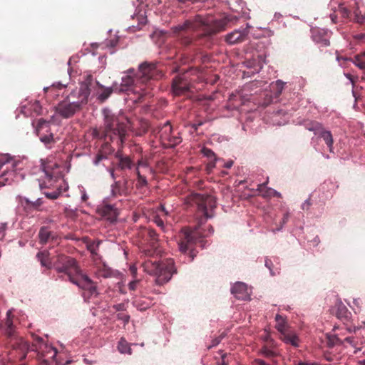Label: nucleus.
I'll list each match as a JSON object with an SVG mask.
<instances>
[{"label":"nucleus","mask_w":365,"mask_h":365,"mask_svg":"<svg viewBox=\"0 0 365 365\" xmlns=\"http://www.w3.org/2000/svg\"><path fill=\"white\" fill-rule=\"evenodd\" d=\"M104 125L99 130H94V135L103 139L106 142L97 154L95 163L98 164L101 160L107 158V155L114 151L109 141H116L118 145H122L127 134L126 125L120 123L118 118L108 109H104Z\"/></svg>","instance_id":"f257e3e1"},{"label":"nucleus","mask_w":365,"mask_h":365,"mask_svg":"<svg viewBox=\"0 0 365 365\" xmlns=\"http://www.w3.org/2000/svg\"><path fill=\"white\" fill-rule=\"evenodd\" d=\"M53 268L58 273L66 275L71 283L84 290L83 296L86 301L98 295L96 282L83 272L74 258L64 255H58Z\"/></svg>","instance_id":"f03ea898"},{"label":"nucleus","mask_w":365,"mask_h":365,"mask_svg":"<svg viewBox=\"0 0 365 365\" xmlns=\"http://www.w3.org/2000/svg\"><path fill=\"white\" fill-rule=\"evenodd\" d=\"M227 21L225 19L210 21L203 19L200 15H196L193 19L186 20L182 24L174 28V32L202 31L204 36H212L225 29Z\"/></svg>","instance_id":"7ed1b4c3"},{"label":"nucleus","mask_w":365,"mask_h":365,"mask_svg":"<svg viewBox=\"0 0 365 365\" xmlns=\"http://www.w3.org/2000/svg\"><path fill=\"white\" fill-rule=\"evenodd\" d=\"M142 266L144 272L155 277V283L158 285L167 283L176 272L174 261L172 259H167L162 262L148 259L143 263Z\"/></svg>","instance_id":"20e7f679"},{"label":"nucleus","mask_w":365,"mask_h":365,"mask_svg":"<svg viewBox=\"0 0 365 365\" xmlns=\"http://www.w3.org/2000/svg\"><path fill=\"white\" fill-rule=\"evenodd\" d=\"M163 76L161 65L157 62H143L139 66V70L136 75V86L143 85L147 91L150 92L148 97L153 96L152 90L153 81L161 78Z\"/></svg>","instance_id":"39448f33"},{"label":"nucleus","mask_w":365,"mask_h":365,"mask_svg":"<svg viewBox=\"0 0 365 365\" xmlns=\"http://www.w3.org/2000/svg\"><path fill=\"white\" fill-rule=\"evenodd\" d=\"M20 163L8 154L0 155V187L10 185L18 178L16 170Z\"/></svg>","instance_id":"423d86ee"},{"label":"nucleus","mask_w":365,"mask_h":365,"mask_svg":"<svg viewBox=\"0 0 365 365\" xmlns=\"http://www.w3.org/2000/svg\"><path fill=\"white\" fill-rule=\"evenodd\" d=\"M185 203L191 206L195 205L206 219L212 217V211L216 207L214 197L207 194L192 193L185 198Z\"/></svg>","instance_id":"0eeeda50"},{"label":"nucleus","mask_w":365,"mask_h":365,"mask_svg":"<svg viewBox=\"0 0 365 365\" xmlns=\"http://www.w3.org/2000/svg\"><path fill=\"white\" fill-rule=\"evenodd\" d=\"M135 84L136 76L133 77L130 75H127L122 78V82L119 88L115 87V90H118L119 92L132 91L133 93L138 94L137 98L133 100L134 102H143L148 97V95H150V92L147 91V88H144L143 84H140V86L139 84L136 86Z\"/></svg>","instance_id":"6e6552de"},{"label":"nucleus","mask_w":365,"mask_h":365,"mask_svg":"<svg viewBox=\"0 0 365 365\" xmlns=\"http://www.w3.org/2000/svg\"><path fill=\"white\" fill-rule=\"evenodd\" d=\"M200 237L198 232H184L178 242L179 250L182 254L188 255L190 262L197 255L195 246Z\"/></svg>","instance_id":"1a4fd4ad"},{"label":"nucleus","mask_w":365,"mask_h":365,"mask_svg":"<svg viewBox=\"0 0 365 365\" xmlns=\"http://www.w3.org/2000/svg\"><path fill=\"white\" fill-rule=\"evenodd\" d=\"M91 90L87 83H82L79 88L73 90L65 98L68 102L73 101L79 109L82 110L83 107L87 104Z\"/></svg>","instance_id":"9d476101"},{"label":"nucleus","mask_w":365,"mask_h":365,"mask_svg":"<svg viewBox=\"0 0 365 365\" xmlns=\"http://www.w3.org/2000/svg\"><path fill=\"white\" fill-rule=\"evenodd\" d=\"M36 133L40 140L47 148H51L56 143L53 134L50 130L49 122L41 118L36 125Z\"/></svg>","instance_id":"9b49d317"},{"label":"nucleus","mask_w":365,"mask_h":365,"mask_svg":"<svg viewBox=\"0 0 365 365\" xmlns=\"http://www.w3.org/2000/svg\"><path fill=\"white\" fill-rule=\"evenodd\" d=\"M81 110L77 105L74 104L73 101L68 102L65 98L55 106L56 113L65 119L72 118L76 113Z\"/></svg>","instance_id":"f8f14e48"},{"label":"nucleus","mask_w":365,"mask_h":365,"mask_svg":"<svg viewBox=\"0 0 365 365\" xmlns=\"http://www.w3.org/2000/svg\"><path fill=\"white\" fill-rule=\"evenodd\" d=\"M143 244H148L154 249L158 246L159 237L155 230L150 227H142L138 232Z\"/></svg>","instance_id":"ddd939ff"},{"label":"nucleus","mask_w":365,"mask_h":365,"mask_svg":"<svg viewBox=\"0 0 365 365\" xmlns=\"http://www.w3.org/2000/svg\"><path fill=\"white\" fill-rule=\"evenodd\" d=\"M190 89V83L185 76H177L172 83V91L175 96L185 95Z\"/></svg>","instance_id":"4468645a"},{"label":"nucleus","mask_w":365,"mask_h":365,"mask_svg":"<svg viewBox=\"0 0 365 365\" xmlns=\"http://www.w3.org/2000/svg\"><path fill=\"white\" fill-rule=\"evenodd\" d=\"M160 137L163 141H168V145L173 147L181 142L180 137L173 135V128L168 122H166L159 131Z\"/></svg>","instance_id":"2eb2a0df"},{"label":"nucleus","mask_w":365,"mask_h":365,"mask_svg":"<svg viewBox=\"0 0 365 365\" xmlns=\"http://www.w3.org/2000/svg\"><path fill=\"white\" fill-rule=\"evenodd\" d=\"M116 162L113 163L115 168L120 171L130 170L134 166V162L128 155H124L121 151H118L115 154Z\"/></svg>","instance_id":"dca6fc26"},{"label":"nucleus","mask_w":365,"mask_h":365,"mask_svg":"<svg viewBox=\"0 0 365 365\" xmlns=\"http://www.w3.org/2000/svg\"><path fill=\"white\" fill-rule=\"evenodd\" d=\"M36 344L32 345L31 350L37 351L39 355V358L45 356V352H46V354H52L51 356L52 359L56 357L57 354L56 349L52 346H48L46 344H43V339L41 338L38 336L36 337Z\"/></svg>","instance_id":"f3484780"},{"label":"nucleus","mask_w":365,"mask_h":365,"mask_svg":"<svg viewBox=\"0 0 365 365\" xmlns=\"http://www.w3.org/2000/svg\"><path fill=\"white\" fill-rule=\"evenodd\" d=\"M130 192L128 180L124 178L123 180L115 181L111 185V195L113 197L127 195Z\"/></svg>","instance_id":"a211bd4d"},{"label":"nucleus","mask_w":365,"mask_h":365,"mask_svg":"<svg viewBox=\"0 0 365 365\" xmlns=\"http://www.w3.org/2000/svg\"><path fill=\"white\" fill-rule=\"evenodd\" d=\"M39 242L45 245L49 242H57L58 236L56 233L49 230L47 227H43L38 232Z\"/></svg>","instance_id":"6ab92c4d"},{"label":"nucleus","mask_w":365,"mask_h":365,"mask_svg":"<svg viewBox=\"0 0 365 365\" xmlns=\"http://www.w3.org/2000/svg\"><path fill=\"white\" fill-rule=\"evenodd\" d=\"M231 293L240 300H245L249 297L247 285L243 282L235 283L232 289Z\"/></svg>","instance_id":"aec40b11"},{"label":"nucleus","mask_w":365,"mask_h":365,"mask_svg":"<svg viewBox=\"0 0 365 365\" xmlns=\"http://www.w3.org/2000/svg\"><path fill=\"white\" fill-rule=\"evenodd\" d=\"M337 59L339 61H351L358 68L361 70L363 73H365V51H362L356 54L352 58L337 56Z\"/></svg>","instance_id":"412c9836"},{"label":"nucleus","mask_w":365,"mask_h":365,"mask_svg":"<svg viewBox=\"0 0 365 365\" xmlns=\"http://www.w3.org/2000/svg\"><path fill=\"white\" fill-rule=\"evenodd\" d=\"M280 339H282L285 344H290L294 347H298L299 343V339L295 332L291 330H287V331H284L279 336Z\"/></svg>","instance_id":"4be33fe9"},{"label":"nucleus","mask_w":365,"mask_h":365,"mask_svg":"<svg viewBox=\"0 0 365 365\" xmlns=\"http://www.w3.org/2000/svg\"><path fill=\"white\" fill-rule=\"evenodd\" d=\"M19 202L24 208L27 211H34L38 210L39 207L43 204V201L41 198L32 202L26 197H19Z\"/></svg>","instance_id":"5701e85b"},{"label":"nucleus","mask_w":365,"mask_h":365,"mask_svg":"<svg viewBox=\"0 0 365 365\" xmlns=\"http://www.w3.org/2000/svg\"><path fill=\"white\" fill-rule=\"evenodd\" d=\"M312 38L314 42L320 44L321 46L327 47L330 44L327 33L323 31H313Z\"/></svg>","instance_id":"b1692460"},{"label":"nucleus","mask_w":365,"mask_h":365,"mask_svg":"<svg viewBox=\"0 0 365 365\" xmlns=\"http://www.w3.org/2000/svg\"><path fill=\"white\" fill-rule=\"evenodd\" d=\"M247 34L245 31H234L226 36V41L230 44H235L245 41Z\"/></svg>","instance_id":"393cba45"},{"label":"nucleus","mask_w":365,"mask_h":365,"mask_svg":"<svg viewBox=\"0 0 365 365\" xmlns=\"http://www.w3.org/2000/svg\"><path fill=\"white\" fill-rule=\"evenodd\" d=\"M99 213L107 217L108 220H113L116 217L117 212L115 207L112 205L104 204L98 208Z\"/></svg>","instance_id":"a878e982"},{"label":"nucleus","mask_w":365,"mask_h":365,"mask_svg":"<svg viewBox=\"0 0 365 365\" xmlns=\"http://www.w3.org/2000/svg\"><path fill=\"white\" fill-rule=\"evenodd\" d=\"M318 135L322 138H323V140H324L325 143L327 145L329 151L331 153H333V150H334V148H333L334 140H333V137H332V135H331V132L329 131V130H324V128H323L322 130V131H320Z\"/></svg>","instance_id":"bb28decb"},{"label":"nucleus","mask_w":365,"mask_h":365,"mask_svg":"<svg viewBox=\"0 0 365 365\" xmlns=\"http://www.w3.org/2000/svg\"><path fill=\"white\" fill-rule=\"evenodd\" d=\"M354 8L353 11L354 14V21L359 24H365V12H362V11L359 9L358 4H354Z\"/></svg>","instance_id":"cd10ccee"},{"label":"nucleus","mask_w":365,"mask_h":365,"mask_svg":"<svg viewBox=\"0 0 365 365\" xmlns=\"http://www.w3.org/2000/svg\"><path fill=\"white\" fill-rule=\"evenodd\" d=\"M36 257L41 262L43 267L50 269L51 267V262L49 259V254L47 251L39 252L36 255Z\"/></svg>","instance_id":"c85d7f7f"},{"label":"nucleus","mask_w":365,"mask_h":365,"mask_svg":"<svg viewBox=\"0 0 365 365\" xmlns=\"http://www.w3.org/2000/svg\"><path fill=\"white\" fill-rule=\"evenodd\" d=\"M305 128L310 131H313L315 135H318L324 128L323 125L317 121L307 122L305 123Z\"/></svg>","instance_id":"c756f323"},{"label":"nucleus","mask_w":365,"mask_h":365,"mask_svg":"<svg viewBox=\"0 0 365 365\" xmlns=\"http://www.w3.org/2000/svg\"><path fill=\"white\" fill-rule=\"evenodd\" d=\"M267 182L258 185L257 190L260 193L263 197H272V188L266 187Z\"/></svg>","instance_id":"7c9ffc66"},{"label":"nucleus","mask_w":365,"mask_h":365,"mask_svg":"<svg viewBox=\"0 0 365 365\" xmlns=\"http://www.w3.org/2000/svg\"><path fill=\"white\" fill-rule=\"evenodd\" d=\"M135 173L137 175L136 187L138 188L146 187L148 185L146 177L144 175H142L140 170H138V169L135 170Z\"/></svg>","instance_id":"2f4dec72"},{"label":"nucleus","mask_w":365,"mask_h":365,"mask_svg":"<svg viewBox=\"0 0 365 365\" xmlns=\"http://www.w3.org/2000/svg\"><path fill=\"white\" fill-rule=\"evenodd\" d=\"M275 319L277 321L276 328L282 334L284 331L289 330L286 328L284 319L279 314H277Z\"/></svg>","instance_id":"473e14b6"},{"label":"nucleus","mask_w":365,"mask_h":365,"mask_svg":"<svg viewBox=\"0 0 365 365\" xmlns=\"http://www.w3.org/2000/svg\"><path fill=\"white\" fill-rule=\"evenodd\" d=\"M116 91L117 90H115V88H103V90L102 91L101 93H100L98 95V98L103 102L105 101L106 99L108 98V97L111 95V93L113 92V91Z\"/></svg>","instance_id":"72a5a7b5"},{"label":"nucleus","mask_w":365,"mask_h":365,"mask_svg":"<svg viewBox=\"0 0 365 365\" xmlns=\"http://www.w3.org/2000/svg\"><path fill=\"white\" fill-rule=\"evenodd\" d=\"M118 349L120 353L123 354H131V349L129 347L128 344L125 340L121 339L118 343Z\"/></svg>","instance_id":"f704fd0d"},{"label":"nucleus","mask_w":365,"mask_h":365,"mask_svg":"<svg viewBox=\"0 0 365 365\" xmlns=\"http://www.w3.org/2000/svg\"><path fill=\"white\" fill-rule=\"evenodd\" d=\"M100 245V242L89 241L86 244V247L88 251L92 255H97V251Z\"/></svg>","instance_id":"c9c22d12"},{"label":"nucleus","mask_w":365,"mask_h":365,"mask_svg":"<svg viewBox=\"0 0 365 365\" xmlns=\"http://www.w3.org/2000/svg\"><path fill=\"white\" fill-rule=\"evenodd\" d=\"M201 153L203 154L204 156L207 157L208 159L216 160V155L211 149L204 147L202 148Z\"/></svg>","instance_id":"e433bc0d"},{"label":"nucleus","mask_w":365,"mask_h":365,"mask_svg":"<svg viewBox=\"0 0 365 365\" xmlns=\"http://www.w3.org/2000/svg\"><path fill=\"white\" fill-rule=\"evenodd\" d=\"M140 168H145L150 172L152 171V169L150 168L148 166L147 160H144L143 158H141L138 160L135 170L138 169V170H140Z\"/></svg>","instance_id":"4c0bfd02"},{"label":"nucleus","mask_w":365,"mask_h":365,"mask_svg":"<svg viewBox=\"0 0 365 365\" xmlns=\"http://www.w3.org/2000/svg\"><path fill=\"white\" fill-rule=\"evenodd\" d=\"M284 82H282L280 80H278L275 82L274 89L275 91L277 96H279L282 93V90L284 88Z\"/></svg>","instance_id":"58836bf2"},{"label":"nucleus","mask_w":365,"mask_h":365,"mask_svg":"<svg viewBox=\"0 0 365 365\" xmlns=\"http://www.w3.org/2000/svg\"><path fill=\"white\" fill-rule=\"evenodd\" d=\"M6 332L9 336H11L14 332V327L11 320L8 318L6 322Z\"/></svg>","instance_id":"ea45409f"},{"label":"nucleus","mask_w":365,"mask_h":365,"mask_svg":"<svg viewBox=\"0 0 365 365\" xmlns=\"http://www.w3.org/2000/svg\"><path fill=\"white\" fill-rule=\"evenodd\" d=\"M261 353L266 357L272 358L277 356L276 353L270 349H269L267 347L264 346L262 349Z\"/></svg>","instance_id":"a19ab883"},{"label":"nucleus","mask_w":365,"mask_h":365,"mask_svg":"<svg viewBox=\"0 0 365 365\" xmlns=\"http://www.w3.org/2000/svg\"><path fill=\"white\" fill-rule=\"evenodd\" d=\"M58 168V165L56 163H54L53 165H45L44 166V171L46 174V175L49 176L51 178H52L53 177H54V173L53 172H51L50 171V168Z\"/></svg>","instance_id":"79ce46f5"},{"label":"nucleus","mask_w":365,"mask_h":365,"mask_svg":"<svg viewBox=\"0 0 365 365\" xmlns=\"http://www.w3.org/2000/svg\"><path fill=\"white\" fill-rule=\"evenodd\" d=\"M339 11L340 12V14L342 15V16L344 18H349L350 17L351 11L347 8L340 6L339 9Z\"/></svg>","instance_id":"37998d69"},{"label":"nucleus","mask_w":365,"mask_h":365,"mask_svg":"<svg viewBox=\"0 0 365 365\" xmlns=\"http://www.w3.org/2000/svg\"><path fill=\"white\" fill-rule=\"evenodd\" d=\"M223 337H224V336L222 334V335H220V336H218V337H216V338L213 339L212 340V344H211V345H210V346L207 347V349H210L211 348H212V347L216 346L217 345H218V344L220 343V341H222V339H223Z\"/></svg>","instance_id":"c03bdc74"},{"label":"nucleus","mask_w":365,"mask_h":365,"mask_svg":"<svg viewBox=\"0 0 365 365\" xmlns=\"http://www.w3.org/2000/svg\"><path fill=\"white\" fill-rule=\"evenodd\" d=\"M153 222L160 227L162 229L164 228V222L163 220L161 219L160 216L159 215H155L153 217Z\"/></svg>","instance_id":"a18cd8bd"},{"label":"nucleus","mask_w":365,"mask_h":365,"mask_svg":"<svg viewBox=\"0 0 365 365\" xmlns=\"http://www.w3.org/2000/svg\"><path fill=\"white\" fill-rule=\"evenodd\" d=\"M117 318L118 319L123 321L125 324H128L130 320V316L124 313L118 314Z\"/></svg>","instance_id":"49530a36"},{"label":"nucleus","mask_w":365,"mask_h":365,"mask_svg":"<svg viewBox=\"0 0 365 365\" xmlns=\"http://www.w3.org/2000/svg\"><path fill=\"white\" fill-rule=\"evenodd\" d=\"M60 192H59V191H55V192H46L45 195L48 199L55 200L58 197Z\"/></svg>","instance_id":"de8ad7c7"},{"label":"nucleus","mask_w":365,"mask_h":365,"mask_svg":"<svg viewBox=\"0 0 365 365\" xmlns=\"http://www.w3.org/2000/svg\"><path fill=\"white\" fill-rule=\"evenodd\" d=\"M139 284V280H133L128 284V288L130 291H135L137 289Z\"/></svg>","instance_id":"09e8293b"},{"label":"nucleus","mask_w":365,"mask_h":365,"mask_svg":"<svg viewBox=\"0 0 365 365\" xmlns=\"http://www.w3.org/2000/svg\"><path fill=\"white\" fill-rule=\"evenodd\" d=\"M134 304L135 305V307L140 311H143V310H145L148 308L149 305L148 304H146L145 305L144 304H141L140 303V302L138 301H135L134 302Z\"/></svg>","instance_id":"8fccbe9b"},{"label":"nucleus","mask_w":365,"mask_h":365,"mask_svg":"<svg viewBox=\"0 0 365 365\" xmlns=\"http://www.w3.org/2000/svg\"><path fill=\"white\" fill-rule=\"evenodd\" d=\"M227 354L224 353L221 355V361L217 362V365H228L229 363L226 360Z\"/></svg>","instance_id":"3c124183"},{"label":"nucleus","mask_w":365,"mask_h":365,"mask_svg":"<svg viewBox=\"0 0 365 365\" xmlns=\"http://www.w3.org/2000/svg\"><path fill=\"white\" fill-rule=\"evenodd\" d=\"M312 205V202L310 201V198L306 200L304 203L302 205V209L303 210H308Z\"/></svg>","instance_id":"603ef678"},{"label":"nucleus","mask_w":365,"mask_h":365,"mask_svg":"<svg viewBox=\"0 0 365 365\" xmlns=\"http://www.w3.org/2000/svg\"><path fill=\"white\" fill-rule=\"evenodd\" d=\"M113 307L115 311H118V312L124 311L126 309L125 304L123 303H120V304H115Z\"/></svg>","instance_id":"864d4df0"},{"label":"nucleus","mask_w":365,"mask_h":365,"mask_svg":"<svg viewBox=\"0 0 365 365\" xmlns=\"http://www.w3.org/2000/svg\"><path fill=\"white\" fill-rule=\"evenodd\" d=\"M63 87H64V85H63V84H61V83H58L57 85H56V84H53V85L51 86V87H46V88H44V89H43V90H44V91L46 93V92H48V91H49L50 89H52V88H58V89H61V88H63Z\"/></svg>","instance_id":"5fc2aeb1"},{"label":"nucleus","mask_w":365,"mask_h":365,"mask_svg":"<svg viewBox=\"0 0 365 365\" xmlns=\"http://www.w3.org/2000/svg\"><path fill=\"white\" fill-rule=\"evenodd\" d=\"M345 76L349 79L350 80V81L352 83V84H354L356 79H357V77H355L354 76H352L351 74L350 73H346L345 74Z\"/></svg>","instance_id":"6e6d98bb"},{"label":"nucleus","mask_w":365,"mask_h":365,"mask_svg":"<svg viewBox=\"0 0 365 365\" xmlns=\"http://www.w3.org/2000/svg\"><path fill=\"white\" fill-rule=\"evenodd\" d=\"M288 219H289V214L288 213H285L284 215L283 218H282V225H281V227L277 229V230H281V228L282 227L283 225L287 223V222L288 221Z\"/></svg>","instance_id":"4d7b16f0"},{"label":"nucleus","mask_w":365,"mask_h":365,"mask_svg":"<svg viewBox=\"0 0 365 365\" xmlns=\"http://www.w3.org/2000/svg\"><path fill=\"white\" fill-rule=\"evenodd\" d=\"M158 211L163 212V215L167 216L168 215V212L165 210V207L163 205H160L158 208Z\"/></svg>","instance_id":"13d9d810"},{"label":"nucleus","mask_w":365,"mask_h":365,"mask_svg":"<svg viewBox=\"0 0 365 365\" xmlns=\"http://www.w3.org/2000/svg\"><path fill=\"white\" fill-rule=\"evenodd\" d=\"M115 170H117L115 168V165H113V168H110L109 171H110V175L113 180H115V178H116V175L115 174Z\"/></svg>","instance_id":"bf43d9fd"},{"label":"nucleus","mask_w":365,"mask_h":365,"mask_svg":"<svg viewBox=\"0 0 365 365\" xmlns=\"http://www.w3.org/2000/svg\"><path fill=\"white\" fill-rule=\"evenodd\" d=\"M215 161L214 160H210V161L207 163V169H212L215 167Z\"/></svg>","instance_id":"052dcab7"},{"label":"nucleus","mask_w":365,"mask_h":365,"mask_svg":"<svg viewBox=\"0 0 365 365\" xmlns=\"http://www.w3.org/2000/svg\"><path fill=\"white\" fill-rule=\"evenodd\" d=\"M272 264V262L270 259H266L265 260V266L270 270L271 274L273 275L274 274L272 272L271 265Z\"/></svg>","instance_id":"680f3d73"},{"label":"nucleus","mask_w":365,"mask_h":365,"mask_svg":"<svg viewBox=\"0 0 365 365\" xmlns=\"http://www.w3.org/2000/svg\"><path fill=\"white\" fill-rule=\"evenodd\" d=\"M296 365H319V364L317 363H315V362L311 363V362L299 361Z\"/></svg>","instance_id":"e2e57ef3"},{"label":"nucleus","mask_w":365,"mask_h":365,"mask_svg":"<svg viewBox=\"0 0 365 365\" xmlns=\"http://www.w3.org/2000/svg\"><path fill=\"white\" fill-rule=\"evenodd\" d=\"M130 271L131 274H133V277H135L136 273H137V269L135 266H131L130 267Z\"/></svg>","instance_id":"0e129e2a"},{"label":"nucleus","mask_w":365,"mask_h":365,"mask_svg":"<svg viewBox=\"0 0 365 365\" xmlns=\"http://www.w3.org/2000/svg\"><path fill=\"white\" fill-rule=\"evenodd\" d=\"M233 165V161L232 160H228L225 163L224 167L229 169Z\"/></svg>","instance_id":"69168bd1"},{"label":"nucleus","mask_w":365,"mask_h":365,"mask_svg":"<svg viewBox=\"0 0 365 365\" xmlns=\"http://www.w3.org/2000/svg\"><path fill=\"white\" fill-rule=\"evenodd\" d=\"M279 196H280V193L278 192L277 191L274 190V189H272V197H279Z\"/></svg>","instance_id":"338daca9"},{"label":"nucleus","mask_w":365,"mask_h":365,"mask_svg":"<svg viewBox=\"0 0 365 365\" xmlns=\"http://www.w3.org/2000/svg\"><path fill=\"white\" fill-rule=\"evenodd\" d=\"M87 199H88V196L86 194L83 195L82 200L86 202L87 200Z\"/></svg>","instance_id":"774afa93"}]
</instances>
